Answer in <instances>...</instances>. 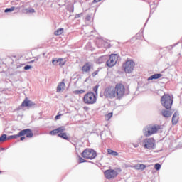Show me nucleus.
I'll list each match as a JSON object with an SVG mask.
<instances>
[{"instance_id":"obj_28","label":"nucleus","mask_w":182,"mask_h":182,"mask_svg":"<svg viewBox=\"0 0 182 182\" xmlns=\"http://www.w3.org/2000/svg\"><path fill=\"white\" fill-rule=\"evenodd\" d=\"M75 95H82L85 93V90H75L74 91Z\"/></svg>"},{"instance_id":"obj_36","label":"nucleus","mask_w":182,"mask_h":182,"mask_svg":"<svg viewBox=\"0 0 182 182\" xmlns=\"http://www.w3.org/2000/svg\"><path fill=\"white\" fill-rule=\"evenodd\" d=\"M98 73H99V71L96 70L94 73H92V76H93V77H95V76H96Z\"/></svg>"},{"instance_id":"obj_5","label":"nucleus","mask_w":182,"mask_h":182,"mask_svg":"<svg viewBox=\"0 0 182 182\" xmlns=\"http://www.w3.org/2000/svg\"><path fill=\"white\" fill-rule=\"evenodd\" d=\"M97 100L96 95L92 92L85 94L83 97V102L85 105H95Z\"/></svg>"},{"instance_id":"obj_26","label":"nucleus","mask_w":182,"mask_h":182,"mask_svg":"<svg viewBox=\"0 0 182 182\" xmlns=\"http://www.w3.org/2000/svg\"><path fill=\"white\" fill-rule=\"evenodd\" d=\"M13 11H15V6H12L11 8H7L5 9L4 12L8 13V12H13Z\"/></svg>"},{"instance_id":"obj_16","label":"nucleus","mask_w":182,"mask_h":182,"mask_svg":"<svg viewBox=\"0 0 182 182\" xmlns=\"http://www.w3.org/2000/svg\"><path fill=\"white\" fill-rule=\"evenodd\" d=\"M161 114L164 116V117H171V114H173V112L164 109L161 111Z\"/></svg>"},{"instance_id":"obj_7","label":"nucleus","mask_w":182,"mask_h":182,"mask_svg":"<svg viewBox=\"0 0 182 182\" xmlns=\"http://www.w3.org/2000/svg\"><path fill=\"white\" fill-rule=\"evenodd\" d=\"M115 90V97L117 99H122L123 96H124V93L126 90L124 88V85L122 84H117L114 87Z\"/></svg>"},{"instance_id":"obj_12","label":"nucleus","mask_w":182,"mask_h":182,"mask_svg":"<svg viewBox=\"0 0 182 182\" xmlns=\"http://www.w3.org/2000/svg\"><path fill=\"white\" fill-rule=\"evenodd\" d=\"M19 136H26V137H33V132L30 129H23L19 132Z\"/></svg>"},{"instance_id":"obj_42","label":"nucleus","mask_w":182,"mask_h":182,"mask_svg":"<svg viewBox=\"0 0 182 182\" xmlns=\"http://www.w3.org/2000/svg\"><path fill=\"white\" fill-rule=\"evenodd\" d=\"M151 6H152V5L150 6V7H151V11H153V9H151Z\"/></svg>"},{"instance_id":"obj_43","label":"nucleus","mask_w":182,"mask_h":182,"mask_svg":"<svg viewBox=\"0 0 182 182\" xmlns=\"http://www.w3.org/2000/svg\"><path fill=\"white\" fill-rule=\"evenodd\" d=\"M18 68H21V65L17 66V69H18Z\"/></svg>"},{"instance_id":"obj_21","label":"nucleus","mask_w":182,"mask_h":182,"mask_svg":"<svg viewBox=\"0 0 182 182\" xmlns=\"http://www.w3.org/2000/svg\"><path fill=\"white\" fill-rule=\"evenodd\" d=\"M58 137H61V139H64V140H68L69 136L66 132L60 133L58 134Z\"/></svg>"},{"instance_id":"obj_18","label":"nucleus","mask_w":182,"mask_h":182,"mask_svg":"<svg viewBox=\"0 0 182 182\" xmlns=\"http://www.w3.org/2000/svg\"><path fill=\"white\" fill-rule=\"evenodd\" d=\"M106 60H107V55H103L100 57L97 60V63H103L105 62H106Z\"/></svg>"},{"instance_id":"obj_24","label":"nucleus","mask_w":182,"mask_h":182,"mask_svg":"<svg viewBox=\"0 0 182 182\" xmlns=\"http://www.w3.org/2000/svg\"><path fill=\"white\" fill-rule=\"evenodd\" d=\"M65 130H66V128H65V127H63V126L57 128V132L58 133H63V132H65Z\"/></svg>"},{"instance_id":"obj_31","label":"nucleus","mask_w":182,"mask_h":182,"mask_svg":"<svg viewBox=\"0 0 182 182\" xmlns=\"http://www.w3.org/2000/svg\"><path fill=\"white\" fill-rule=\"evenodd\" d=\"M26 11L27 13H29V14L35 13V9H26Z\"/></svg>"},{"instance_id":"obj_39","label":"nucleus","mask_w":182,"mask_h":182,"mask_svg":"<svg viewBox=\"0 0 182 182\" xmlns=\"http://www.w3.org/2000/svg\"><path fill=\"white\" fill-rule=\"evenodd\" d=\"M60 119V114L55 116V120H59Z\"/></svg>"},{"instance_id":"obj_25","label":"nucleus","mask_w":182,"mask_h":182,"mask_svg":"<svg viewBox=\"0 0 182 182\" xmlns=\"http://www.w3.org/2000/svg\"><path fill=\"white\" fill-rule=\"evenodd\" d=\"M112 117H113V113L109 112L105 115V120L109 121V119H112Z\"/></svg>"},{"instance_id":"obj_14","label":"nucleus","mask_w":182,"mask_h":182,"mask_svg":"<svg viewBox=\"0 0 182 182\" xmlns=\"http://www.w3.org/2000/svg\"><path fill=\"white\" fill-rule=\"evenodd\" d=\"M93 67L92 66V65L90 63H85L82 68V72H85L86 73L90 72V70Z\"/></svg>"},{"instance_id":"obj_10","label":"nucleus","mask_w":182,"mask_h":182,"mask_svg":"<svg viewBox=\"0 0 182 182\" xmlns=\"http://www.w3.org/2000/svg\"><path fill=\"white\" fill-rule=\"evenodd\" d=\"M105 177L107 180H111V178H114L117 177V171L113 170V169H109L104 172Z\"/></svg>"},{"instance_id":"obj_34","label":"nucleus","mask_w":182,"mask_h":182,"mask_svg":"<svg viewBox=\"0 0 182 182\" xmlns=\"http://www.w3.org/2000/svg\"><path fill=\"white\" fill-rule=\"evenodd\" d=\"M86 160L83 159V158L79 156V162L80 163H86Z\"/></svg>"},{"instance_id":"obj_4","label":"nucleus","mask_w":182,"mask_h":182,"mask_svg":"<svg viewBox=\"0 0 182 182\" xmlns=\"http://www.w3.org/2000/svg\"><path fill=\"white\" fill-rule=\"evenodd\" d=\"M100 97H107V99H114L116 97V90L114 87H108L105 88L103 94H100Z\"/></svg>"},{"instance_id":"obj_38","label":"nucleus","mask_w":182,"mask_h":182,"mask_svg":"<svg viewBox=\"0 0 182 182\" xmlns=\"http://www.w3.org/2000/svg\"><path fill=\"white\" fill-rule=\"evenodd\" d=\"M38 59L39 58H37L36 59L31 60V63H33V62H38Z\"/></svg>"},{"instance_id":"obj_22","label":"nucleus","mask_w":182,"mask_h":182,"mask_svg":"<svg viewBox=\"0 0 182 182\" xmlns=\"http://www.w3.org/2000/svg\"><path fill=\"white\" fill-rule=\"evenodd\" d=\"M107 153H108V154H111V156H119V153H117L110 149H107Z\"/></svg>"},{"instance_id":"obj_27","label":"nucleus","mask_w":182,"mask_h":182,"mask_svg":"<svg viewBox=\"0 0 182 182\" xmlns=\"http://www.w3.org/2000/svg\"><path fill=\"white\" fill-rule=\"evenodd\" d=\"M6 140V134H3L0 136V142L4 143Z\"/></svg>"},{"instance_id":"obj_45","label":"nucleus","mask_w":182,"mask_h":182,"mask_svg":"<svg viewBox=\"0 0 182 182\" xmlns=\"http://www.w3.org/2000/svg\"><path fill=\"white\" fill-rule=\"evenodd\" d=\"M85 109H87L86 107H85Z\"/></svg>"},{"instance_id":"obj_29","label":"nucleus","mask_w":182,"mask_h":182,"mask_svg":"<svg viewBox=\"0 0 182 182\" xmlns=\"http://www.w3.org/2000/svg\"><path fill=\"white\" fill-rule=\"evenodd\" d=\"M58 129H54V130H52V131H50V134L51 135V136H55V134H58Z\"/></svg>"},{"instance_id":"obj_13","label":"nucleus","mask_w":182,"mask_h":182,"mask_svg":"<svg viewBox=\"0 0 182 182\" xmlns=\"http://www.w3.org/2000/svg\"><path fill=\"white\" fill-rule=\"evenodd\" d=\"M21 106L23 107H32L33 106H36V104L26 98L22 102Z\"/></svg>"},{"instance_id":"obj_23","label":"nucleus","mask_w":182,"mask_h":182,"mask_svg":"<svg viewBox=\"0 0 182 182\" xmlns=\"http://www.w3.org/2000/svg\"><path fill=\"white\" fill-rule=\"evenodd\" d=\"M63 32V28H59L55 31L54 35H56V36L62 35Z\"/></svg>"},{"instance_id":"obj_20","label":"nucleus","mask_w":182,"mask_h":182,"mask_svg":"<svg viewBox=\"0 0 182 182\" xmlns=\"http://www.w3.org/2000/svg\"><path fill=\"white\" fill-rule=\"evenodd\" d=\"M134 167L136 170L143 171V170H144V168H146V165L142 164H137Z\"/></svg>"},{"instance_id":"obj_32","label":"nucleus","mask_w":182,"mask_h":182,"mask_svg":"<svg viewBox=\"0 0 182 182\" xmlns=\"http://www.w3.org/2000/svg\"><path fill=\"white\" fill-rule=\"evenodd\" d=\"M154 168L159 171L160 170V168H161V165H160V164H156L154 166Z\"/></svg>"},{"instance_id":"obj_19","label":"nucleus","mask_w":182,"mask_h":182,"mask_svg":"<svg viewBox=\"0 0 182 182\" xmlns=\"http://www.w3.org/2000/svg\"><path fill=\"white\" fill-rule=\"evenodd\" d=\"M65 82H61L58 84V87H57V92H62V90H65Z\"/></svg>"},{"instance_id":"obj_2","label":"nucleus","mask_w":182,"mask_h":182,"mask_svg":"<svg viewBox=\"0 0 182 182\" xmlns=\"http://www.w3.org/2000/svg\"><path fill=\"white\" fill-rule=\"evenodd\" d=\"M141 146L144 149L148 150H154L156 149V140L154 138H146L141 141Z\"/></svg>"},{"instance_id":"obj_15","label":"nucleus","mask_w":182,"mask_h":182,"mask_svg":"<svg viewBox=\"0 0 182 182\" xmlns=\"http://www.w3.org/2000/svg\"><path fill=\"white\" fill-rule=\"evenodd\" d=\"M178 123V112H176L172 117V124Z\"/></svg>"},{"instance_id":"obj_11","label":"nucleus","mask_w":182,"mask_h":182,"mask_svg":"<svg viewBox=\"0 0 182 182\" xmlns=\"http://www.w3.org/2000/svg\"><path fill=\"white\" fill-rule=\"evenodd\" d=\"M65 63H66V60L63 58H53L52 64L54 66H64Z\"/></svg>"},{"instance_id":"obj_6","label":"nucleus","mask_w":182,"mask_h":182,"mask_svg":"<svg viewBox=\"0 0 182 182\" xmlns=\"http://www.w3.org/2000/svg\"><path fill=\"white\" fill-rule=\"evenodd\" d=\"M136 63L132 60H128L123 64V68L125 73H132L134 70Z\"/></svg>"},{"instance_id":"obj_1","label":"nucleus","mask_w":182,"mask_h":182,"mask_svg":"<svg viewBox=\"0 0 182 182\" xmlns=\"http://www.w3.org/2000/svg\"><path fill=\"white\" fill-rule=\"evenodd\" d=\"M161 129V126L157 124H149L147 125L143 129V134L145 137H150V136H153V134H157V132Z\"/></svg>"},{"instance_id":"obj_40","label":"nucleus","mask_w":182,"mask_h":182,"mask_svg":"<svg viewBox=\"0 0 182 182\" xmlns=\"http://www.w3.org/2000/svg\"><path fill=\"white\" fill-rule=\"evenodd\" d=\"M13 138H12V135L11 136H8L7 138H6V139L7 140H11V139H12Z\"/></svg>"},{"instance_id":"obj_30","label":"nucleus","mask_w":182,"mask_h":182,"mask_svg":"<svg viewBox=\"0 0 182 182\" xmlns=\"http://www.w3.org/2000/svg\"><path fill=\"white\" fill-rule=\"evenodd\" d=\"M99 89V85H95L94 87H93V91L95 92V96H97V90Z\"/></svg>"},{"instance_id":"obj_41","label":"nucleus","mask_w":182,"mask_h":182,"mask_svg":"<svg viewBox=\"0 0 182 182\" xmlns=\"http://www.w3.org/2000/svg\"><path fill=\"white\" fill-rule=\"evenodd\" d=\"M20 140H21V141H23V140H25V136H21V137L20 138Z\"/></svg>"},{"instance_id":"obj_44","label":"nucleus","mask_w":182,"mask_h":182,"mask_svg":"<svg viewBox=\"0 0 182 182\" xmlns=\"http://www.w3.org/2000/svg\"><path fill=\"white\" fill-rule=\"evenodd\" d=\"M135 147H139V146H137V145H135Z\"/></svg>"},{"instance_id":"obj_3","label":"nucleus","mask_w":182,"mask_h":182,"mask_svg":"<svg viewBox=\"0 0 182 182\" xmlns=\"http://www.w3.org/2000/svg\"><path fill=\"white\" fill-rule=\"evenodd\" d=\"M161 103L165 109H171L173 106V98L168 94H164L161 98Z\"/></svg>"},{"instance_id":"obj_8","label":"nucleus","mask_w":182,"mask_h":182,"mask_svg":"<svg viewBox=\"0 0 182 182\" xmlns=\"http://www.w3.org/2000/svg\"><path fill=\"white\" fill-rule=\"evenodd\" d=\"M82 157L83 159H90V160H93V159L96 158V151H95L92 149H86L83 151V152L81 154Z\"/></svg>"},{"instance_id":"obj_37","label":"nucleus","mask_w":182,"mask_h":182,"mask_svg":"<svg viewBox=\"0 0 182 182\" xmlns=\"http://www.w3.org/2000/svg\"><path fill=\"white\" fill-rule=\"evenodd\" d=\"M83 16V14L82 13H80L79 14H76L75 15V18H80V16Z\"/></svg>"},{"instance_id":"obj_17","label":"nucleus","mask_w":182,"mask_h":182,"mask_svg":"<svg viewBox=\"0 0 182 182\" xmlns=\"http://www.w3.org/2000/svg\"><path fill=\"white\" fill-rule=\"evenodd\" d=\"M161 76H163V75H161V74H154L148 78V81L160 79V77H161Z\"/></svg>"},{"instance_id":"obj_33","label":"nucleus","mask_w":182,"mask_h":182,"mask_svg":"<svg viewBox=\"0 0 182 182\" xmlns=\"http://www.w3.org/2000/svg\"><path fill=\"white\" fill-rule=\"evenodd\" d=\"M24 70H29V69H32V66L27 65L23 68Z\"/></svg>"},{"instance_id":"obj_9","label":"nucleus","mask_w":182,"mask_h":182,"mask_svg":"<svg viewBox=\"0 0 182 182\" xmlns=\"http://www.w3.org/2000/svg\"><path fill=\"white\" fill-rule=\"evenodd\" d=\"M118 58L119 57L117 54H112L109 56V60H107V65L108 66V68H113V66H114V65L117 63Z\"/></svg>"},{"instance_id":"obj_35","label":"nucleus","mask_w":182,"mask_h":182,"mask_svg":"<svg viewBox=\"0 0 182 182\" xmlns=\"http://www.w3.org/2000/svg\"><path fill=\"white\" fill-rule=\"evenodd\" d=\"M11 136H12L13 139H18V137H21V135H19V132H18V134H16V135H11Z\"/></svg>"}]
</instances>
